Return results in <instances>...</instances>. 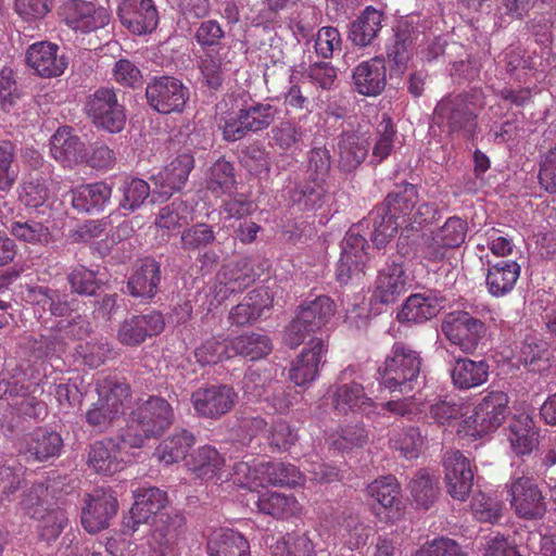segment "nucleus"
I'll use <instances>...</instances> for the list:
<instances>
[{"instance_id":"obj_60","label":"nucleus","mask_w":556,"mask_h":556,"mask_svg":"<svg viewBox=\"0 0 556 556\" xmlns=\"http://www.w3.org/2000/svg\"><path fill=\"white\" fill-rule=\"evenodd\" d=\"M67 282L72 292L79 295L91 296L100 288L97 271L84 265H77L72 268L67 275Z\"/></svg>"},{"instance_id":"obj_19","label":"nucleus","mask_w":556,"mask_h":556,"mask_svg":"<svg viewBox=\"0 0 556 556\" xmlns=\"http://www.w3.org/2000/svg\"><path fill=\"white\" fill-rule=\"evenodd\" d=\"M134 498L129 514L124 518V527L131 532L137 531L140 525L155 518L167 504L166 492L155 486L136 490Z\"/></svg>"},{"instance_id":"obj_50","label":"nucleus","mask_w":556,"mask_h":556,"mask_svg":"<svg viewBox=\"0 0 556 556\" xmlns=\"http://www.w3.org/2000/svg\"><path fill=\"white\" fill-rule=\"evenodd\" d=\"M309 89L306 81H302L301 84L291 81V86L283 97V104L287 112L305 111L311 113L315 106L319 108L323 104L320 96L309 97Z\"/></svg>"},{"instance_id":"obj_33","label":"nucleus","mask_w":556,"mask_h":556,"mask_svg":"<svg viewBox=\"0 0 556 556\" xmlns=\"http://www.w3.org/2000/svg\"><path fill=\"white\" fill-rule=\"evenodd\" d=\"M50 151L52 156L65 166L77 164L86 156L84 142L73 134L70 127L59 128L51 137Z\"/></svg>"},{"instance_id":"obj_37","label":"nucleus","mask_w":556,"mask_h":556,"mask_svg":"<svg viewBox=\"0 0 556 556\" xmlns=\"http://www.w3.org/2000/svg\"><path fill=\"white\" fill-rule=\"evenodd\" d=\"M161 281V267L154 260H144L127 282L129 293L135 298L152 299Z\"/></svg>"},{"instance_id":"obj_4","label":"nucleus","mask_w":556,"mask_h":556,"mask_svg":"<svg viewBox=\"0 0 556 556\" xmlns=\"http://www.w3.org/2000/svg\"><path fill=\"white\" fill-rule=\"evenodd\" d=\"M421 368L420 354L403 342H395L383 366L379 368L381 383L390 391L413 390Z\"/></svg>"},{"instance_id":"obj_61","label":"nucleus","mask_w":556,"mask_h":556,"mask_svg":"<svg viewBox=\"0 0 556 556\" xmlns=\"http://www.w3.org/2000/svg\"><path fill=\"white\" fill-rule=\"evenodd\" d=\"M422 442L420 431L414 427L395 432L390 439L391 447L407 459L418 456Z\"/></svg>"},{"instance_id":"obj_55","label":"nucleus","mask_w":556,"mask_h":556,"mask_svg":"<svg viewBox=\"0 0 556 556\" xmlns=\"http://www.w3.org/2000/svg\"><path fill=\"white\" fill-rule=\"evenodd\" d=\"M372 243L378 248H384L390 239L396 233L397 229L405 227L403 222L396 220L388 214L384 208H378L372 217Z\"/></svg>"},{"instance_id":"obj_22","label":"nucleus","mask_w":556,"mask_h":556,"mask_svg":"<svg viewBox=\"0 0 556 556\" xmlns=\"http://www.w3.org/2000/svg\"><path fill=\"white\" fill-rule=\"evenodd\" d=\"M164 317L156 311L142 315H134L126 318L121 324L117 331V339L124 345H140L147 338L160 334L164 330Z\"/></svg>"},{"instance_id":"obj_6","label":"nucleus","mask_w":556,"mask_h":556,"mask_svg":"<svg viewBox=\"0 0 556 556\" xmlns=\"http://www.w3.org/2000/svg\"><path fill=\"white\" fill-rule=\"evenodd\" d=\"M445 339L464 354L472 355L486 336V325L465 311L448 313L441 323Z\"/></svg>"},{"instance_id":"obj_14","label":"nucleus","mask_w":556,"mask_h":556,"mask_svg":"<svg viewBox=\"0 0 556 556\" xmlns=\"http://www.w3.org/2000/svg\"><path fill=\"white\" fill-rule=\"evenodd\" d=\"M237 399L233 387L208 384L192 392L191 404L198 416L216 420L232 410Z\"/></svg>"},{"instance_id":"obj_32","label":"nucleus","mask_w":556,"mask_h":556,"mask_svg":"<svg viewBox=\"0 0 556 556\" xmlns=\"http://www.w3.org/2000/svg\"><path fill=\"white\" fill-rule=\"evenodd\" d=\"M443 302L444 299L433 292L410 294L404 302L399 318L413 323L427 321L440 313Z\"/></svg>"},{"instance_id":"obj_2","label":"nucleus","mask_w":556,"mask_h":556,"mask_svg":"<svg viewBox=\"0 0 556 556\" xmlns=\"http://www.w3.org/2000/svg\"><path fill=\"white\" fill-rule=\"evenodd\" d=\"M174 420V408L166 399L159 395L139 399L122 430V443L125 447H141L147 439L161 437Z\"/></svg>"},{"instance_id":"obj_21","label":"nucleus","mask_w":556,"mask_h":556,"mask_svg":"<svg viewBox=\"0 0 556 556\" xmlns=\"http://www.w3.org/2000/svg\"><path fill=\"white\" fill-rule=\"evenodd\" d=\"M393 31L392 38L386 45V54L391 64V70L403 74L413 55L419 31L416 26L407 21H400Z\"/></svg>"},{"instance_id":"obj_57","label":"nucleus","mask_w":556,"mask_h":556,"mask_svg":"<svg viewBox=\"0 0 556 556\" xmlns=\"http://www.w3.org/2000/svg\"><path fill=\"white\" fill-rule=\"evenodd\" d=\"M37 520H39L38 536L47 543L55 541L67 523L66 514L61 508L46 509Z\"/></svg>"},{"instance_id":"obj_42","label":"nucleus","mask_w":556,"mask_h":556,"mask_svg":"<svg viewBox=\"0 0 556 556\" xmlns=\"http://www.w3.org/2000/svg\"><path fill=\"white\" fill-rule=\"evenodd\" d=\"M186 465L198 478L210 480L223 469L225 458L215 447L204 445L189 455Z\"/></svg>"},{"instance_id":"obj_8","label":"nucleus","mask_w":556,"mask_h":556,"mask_svg":"<svg viewBox=\"0 0 556 556\" xmlns=\"http://www.w3.org/2000/svg\"><path fill=\"white\" fill-rule=\"evenodd\" d=\"M58 14L71 30L84 35L104 28L112 18L106 8L87 0H64Z\"/></svg>"},{"instance_id":"obj_53","label":"nucleus","mask_w":556,"mask_h":556,"mask_svg":"<svg viewBox=\"0 0 556 556\" xmlns=\"http://www.w3.org/2000/svg\"><path fill=\"white\" fill-rule=\"evenodd\" d=\"M190 219L191 212L187 202L175 200L160 210L154 224L157 228L174 230L187 225Z\"/></svg>"},{"instance_id":"obj_48","label":"nucleus","mask_w":556,"mask_h":556,"mask_svg":"<svg viewBox=\"0 0 556 556\" xmlns=\"http://www.w3.org/2000/svg\"><path fill=\"white\" fill-rule=\"evenodd\" d=\"M216 241V232L207 223L186 227L180 233V249L188 253H200Z\"/></svg>"},{"instance_id":"obj_63","label":"nucleus","mask_w":556,"mask_h":556,"mask_svg":"<svg viewBox=\"0 0 556 556\" xmlns=\"http://www.w3.org/2000/svg\"><path fill=\"white\" fill-rule=\"evenodd\" d=\"M123 198L119 202L122 208L135 211L140 207L150 195V186L139 178L126 179L121 187Z\"/></svg>"},{"instance_id":"obj_44","label":"nucleus","mask_w":556,"mask_h":556,"mask_svg":"<svg viewBox=\"0 0 556 556\" xmlns=\"http://www.w3.org/2000/svg\"><path fill=\"white\" fill-rule=\"evenodd\" d=\"M194 442L195 438L190 431L186 429L177 430L160 443L155 450V456L161 463L172 465L185 459Z\"/></svg>"},{"instance_id":"obj_5","label":"nucleus","mask_w":556,"mask_h":556,"mask_svg":"<svg viewBox=\"0 0 556 556\" xmlns=\"http://www.w3.org/2000/svg\"><path fill=\"white\" fill-rule=\"evenodd\" d=\"M276 116V109L269 103L255 102L243 105L237 113L217 117V126L226 141H238L249 132L268 128Z\"/></svg>"},{"instance_id":"obj_23","label":"nucleus","mask_w":556,"mask_h":556,"mask_svg":"<svg viewBox=\"0 0 556 556\" xmlns=\"http://www.w3.org/2000/svg\"><path fill=\"white\" fill-rule=\"evenodd\" d=\"M122 443V432L117 441L106 439L91 445L88 456L89 466L98 473L112 476L122 470L127 463L125 459L126 450Z\"/></svg>"},{"instance_id":"obj_7","label":"nucleus","mask_w":556,"mask_h":556,"mask_svg":"<svg viewBox=\"0 0 556 556\" xmlns=\"http://www.w3.org/2000/svg\"><path fill=\"white\" fill-rule=\"evenodd\" d=\"M508 415V396L502 391L489 392L476 405L472 415L463 420L462 429L466 435L481 438L495 431Z\"/></svg>"},{"instance_id":"obj_13","label":"nucleus","mask_w":556,"mask_h":556,"mask_svg":"<svg viewBox=\"0 0 556 556\" xmlns=\"http://www.w3.org/2000/svg\"><path fill=\"white\" fill-rule=\"evenodd\" d=\"M150 108L161 114L180 113L189 99V89L174 77L153 78L146 88Z\"/></svg>"},{"instance_id":"obj_52","label":"nucleus","mask_w":556,"mask_h":556,"mask_svg":"<svg viewBox=\"0 0 556 556\" xmlns=\"http://www.w3.org/2000/svg\"><path fill=\"white\" fill-rule=\"evenodd\" d=\"M1 224L10 231V233L20 241L31 244L47 243L50 238L48 227L36 220H12L10 225L4 222Z\"/></svg>"},{"instance_id":"obj_58","label":"nucleus","mask_w":556,"mask_h":556,"mask_svg":"<svg viewBox=\"0 0 556 556\" xmlns=\"http://www.w3.org/2000/svg\"><path fill=\"white\" fill-rule=\"evenodd\" d=\"M16 151L11 141L0 144V191L9 192L18 177V167L15 164Z\"/></svg>"},{"instance_id":"obj_31","label":"nucleus","mask_w":556,"mask_h":556,"mask_svg":"<svg viewBox=\"0 0 556 556\" xmlns=\"http://www.w3.org/2000/svg\"><path fill=\"white\" fill-rule=\"evenodd\" d=\"M193 167L192 154L186 152L177 155L156 177L155 184L160 185L159 193L170 197L174 192L180 191Z\"/></svg>"},{"instance_id":"obj_25","label":"nucleus","mask_w":556,"mask_h":556,"mask_svg":"<svg viewBox=\"0 0 556 556\" xmlns=\"http://www.w3.org/2000/svg\"><path fill=\"white\" fill-rule=\"evenodd\" d=\"M327 351L328 348L323 339L313 338L308 342V346L303 349L301 354L292 362L289 370L290 380L299 387L314 381L318 376L321 358Z\"/></svg>"},{"instance_id":"obj_17","label":"nucleus","mask_w":556,"mask_h":556,"mask_svg":"<svg viewBox=\"0 0 556 556\" xmlns=\"http://www.w3.org/2000/svg\"><path fill=\"white\" fill-rule=\"evenodd\" d=\"M447 493L457 501H466L473 486V469L460 451L446 452L443 457Z\"/></svg>"},{"instance_id":"obj_27","label":"nucleus","mask_w":556,"mask_h":556,"mask_svg":"<svg viewBox=\"0 0 556 556\" xmlns=\"http://www.w3.org/2000/svg\"><path fill=\"white\" fill-rule=\"evenodd\" d=\"M408 275L402 263L392 262L379 270L374 296L383 304L393 303L407 290Z\"/></svg>"},{"instance_id":"obj_47","label":"nucleus","mask_w":556,"mask_h":556,"mask_svg":"<svg viewBox=\"0 0 556 556\" xmlns=\"http://www.w3.org/2000/svg\"><path fill=\"white\" fill-rule=\"evenodd\" d=\"M298 311L307 319L306 324L309 329L318 331L325 327L334 315L336 304L329 296L320 295L313 301L301 304Z\"/></svg>"},{"instance_id":"obj_15","label":"nucleus","mask_w":556,"mask_h":556,"mask_svg":"<svg viewBox=\"0 0 556 556\" xmlns=\"http://www.w3.org/2000/svg\"><path fill=\"white\" fill-rule=\"evenodd\" d=\"M118 502L111 489L98 488L88 494L81 513V525L89 533H97L110 526L116 515Z\"/></svg>"},{"instance_id":"obj_26","label":"nucleus","mask_w":556,"mask_h":556,"mask_svg":"<svg viewBox=\"0 0 556 556\" xmlns=\"http://www.w3.org/2000/svg\"><path fill=\"white\" fill-rule=\"evenodd\" d=\"M485 287L493 298H503L516 287L521 274L520 265L514 260L488 261Z\"/></svg>"},{"instance_id":"obj_49","label":"nucleus","mask_w":556,"mask_h":556,"mask_svg":"<svg viewBox=\"0 0 556 556\" xmlns=\"http://www.w3.org/2000/svg\"><path fill=\"white\" fill-rule=\"evenodd\" d=\"M271 556H316V551L308 533H288L271 546Z\"/></svg>"},{"instance_id":"obj_10","label":"nucleus","mask_w":556,"mask_h":556,"mask_svg":"<svg viewBox=\"0 0 556 556\" xmlns=\"http://www.w3.org/2000/svg\"><path fill=\"white\" fill-rule=\"evenodd\" d=\"M509 503L515 514L526 520H538L547 510L545 497L533 477L511 478L507 484Z\"/></svg>"},{"instance_id":"obj_64","label":"nucleus","mask_w":556,"mask_h":556,"mask_svg":"<svg viewBox=\"0 0 556 556\" xmlns=\"http://www.w3.org/2000/svg\"><path fill=\"white\" fill-rule=\"evenodd\" d=\"M413 556H467L460 545L448 538L440 536L422 544Z\"/></svg>"},{"instance_id":"obj_9","label":"nucleus","mask_w":556,"mask_h":556,"mask_svg":"<svg viewBox=\"0 0 556 556\" xmlns=\"http://www.w3.org/2000/svg\"><path fill=\"white\" fill-rule=\"evenodd\" d=\"M85 111L96 127L119 132L126 124L125 106L118 102L114 88L100 87L87 98Z\"/></svg>"},{"instance_id":"obj_18","label":"nucleus","mask_w":556,"mask_h":556,"mask_svg":"<svg viewBox=\"0 0 556 556\" xmlns=\"http://www.w3.org/2000/svg\"><path fill=\"white\" fill-rule=\"evenodd\" d=\"M59 50L56 43L48 40L34 42L26 49V65L41 78L59 77L68 66L67 58L59 54Z\"/></svg>"},{"instance_id":"obj_39","label":"nucleus","mask_w":556,"mask_h":556,"mask_svg":"<svg viewBox=\"0 0 556 556\" xmlns=\"http://www.w3.org/2000/svg\"><path fill=\"white\" fill-rule=\"evenodd\" d=\"M205 188L214 197L232 195L237 189L235 166L219 157L205 173Z\"/></svg>"},{"instance_id":"obj_59","label":"nucleus","mask_w":556,"mask_h":556,"mask_svg":"<svg viewBox=\"0 0 556 556\" xmlns=\"http://www.w3.org/2000/svg\"><path fill=\"white\" fill-rule=\"evenodd\" d=\"M263 462L255 458L237 462L232 467V480L241 488L253 489L263 485Z\"/></svg>"},{"instance_id":"obj_51","label":"nucleus","mask_w":556,"mask_h":556,"mask_svg":"<svg viewBox=\"0 0 556 556\" xmlns=\"http://www.w3.org/2000/svg\"><path fill=\"white\" fill-rule=\"evenodd\" d=\"M375 143L372 148V162L380 164L390 156L394 148L396 129L392 118L388 114L382 115V119L376 128Z\"/></svg>"},{"instance_id":"obj_43","label":"nucleus","mask_w":556,"mask_h":556,"mask_svg":"<svg viewBox=\"0 0 556 556\" xmlns=\"http://www.w3.org/2000/svg\"><path fill=\"white\" fill-rule=\"evenodd\" d=\"M273 350L270 339L262 333L248 332L230 340L231 358L240 355L250 361L267 356Z\"/></svg>"},{"instance_id":"obj_1","label":"nucleus","mask_w":556,"mask_h":556,"mask_svg":"<svg viewBox=\"0 0 556 556\" xmlns=\"http://www.w3.org/2000/svg\"><path fill=\"white\" fill-rule=\"evenodd\" d=\"M483 108L484 98L480 90L450 93L437 103L432 122L450 137L472 140L477 136L478 117Z\"/></svg>"},{"instance_id":"obj_16","label":"nucleus","mask_w":556,"mask_h":556,"mask_svg":"<svg viewBox=\"0 0 556 556\" xmlns=\"http://www.w3.org/2000/svg\"><path fill=\"white\" fill-rule=\"evenodd\" d=\"M330 399L332 408L342 415L350 413L367 417L380 415L378 404L366 394L364 386L356 381L334 386Z\"/></svg>"},{"instance_id":"obj_29","label":"nucleus","mask_w":556,"mask_h":556,"mask_svg":"<svg viewBox=\"0 0 556 556\" xmlns=\"http://www.w3.org/2000/svg\"><path fill=\"white\" fill-rule=\"evenodd\" d=\"M384 13L372 5H368L350 24L348 38L358 48H366L374 43L382 29Z\"/></svg>"},{"instance_id":"obj_34","label":"nucleus","mask_w":556,"mask_h":556,"mask_svg":"<svg viewBox=\"0 0 556 556\" xmlns=\"http://www.w3.org/2000/svg\"><path fill=\"white\" fill-rule=\"evenodd\" d=\"M206 551L208 556H251L249 541L240 532L227 528L213 531Z\"/></svg>"},{"instance_id":"obj_20","label":"nucleus","mask_w":556,"mask_h":556,"mask_svg":"<svg viewBox=\"0 0 556 556\" xmlns=\"http://www.w3.org/2000/svg\"><path fill=\"white\" fill-rule=\"evenodd\" d=\"M121 23L134 35L151 34L159 25L153 0H124L118 9Z\"/></svg>"},{"instance_id":"obj_54","label":"nucleus","mask_w":556,"mask_h":556,"mask_svg":"<svg viewBox=\"0 0 556 556\" xmlns=\"http://www.w3.org/2000/svg\"><path fill=\"white\" fill-rule=\"evenodd\" d=\"M194 357L201 366L230 359V340L210 338L194 350Z\"/></svg>"},{"instance_id":"obj_28","label":"nucleus","mask_w":556,"mask_h":556,"mask_svg":"<svg viewBox=\"0 0 556 556\" xmlns=\"http://www.w3.org/2000/svg\"><path fill=\"white\" fill-rule=\"evenodd\" d=\"M257 511L277 520L300 518L303 505L294 494L267 491L257 495L255 501Z\"/></svg>"},{"instance_id":"obj_40","label":"nucleus","mask_w":556,"mask_h":556,"mask_svg":"<svg viewBox=\"0 0 556 556\" xmlns=\"http://www.w3.org/2000/svg\"><path fill=\"white\" fill-rule=\"evenodd\" d=\"M418 201L417 187L409 182H402L396 186V189L390 192L384 200V211L392 215L396 220L403 222V225L408 220Z\"/></svg>"},{"instance_id":"obj_62","label":"nucleus","mask_w":556,"mask_h":556,"mask_svg":"<svg viewBox=\"0 0 556 556\" xmlns=\"http://www.w3.org/2000/svg\"><path fill=\"white\" fill-rule=\"evenodd\" d=\"M469 410V406L462 399H444L430 407L431 417L440 425H451L465 416Z\"/></svg>"},{"instance_id":"obj_41","label":"nucleus","mask_w":556,"mask_h":556,"mask_svg":"<svg viewBox=\"0 0 556 556\" xmlns=\"http://www.w3.org/2000/svg\"><path fill=\"white\" fill-rule=\"evenodd\" d=\"M97 393L99 400L119 417L130 399V387L124 378L108 376L97 382Z\"/></svg>"},{"instance_id":"obj_3","label":"nucleus","mask_w":556,"mask_h":556,"mask_svg":"<svg viewBox=\"0 0 556 556\" xmlns=\"http://www.w3.org/2000/svg\"><path fill=\"white\" fill-rule=\"evenodd\" d=\"M193 39L203 55L198 60V67L210 89L218 90L224 81V56L220 50L226 40V29L215 18L202 20L197 24Z\"/></svg>"},{"instance_id":"obj_56","label":"nucleus","mask_w":556,"mask_h":556,"mask_svg":"<svg viewBox=\"0 0 556 556\" xmlns=\"http://www.w3.org/2000/svg\"><path fill=\"white\" fill-rule=\"evenodd\" d=\"M54 0H14L13 11L28 25H35L45 20L53 10Z\"/></svg>"},{"instance_id":"obj_35","label":"nucleus","mask_w":556,"mask_h":556,"mask_svg":"<svg viewBox=\"0 0 556 556\" xmlns=\"http://www.w3.org/2000/svg\"><path fill=\"white\" fill-rule=\"evenodd\" d=\"M369 142L355 132H343L338 139V165L343 172L355 170L368 156Z\"/></svg>"},{"instance_id":"obj_24","label":"nucleus","mask_w":556,"mask_h":556,"mask_svg":"<svg viewBox=\"0 0 556 556\" xmlns=\"http://www.w3.org/2000/svg\"><path fill=\"white\" fill-rule=\"evenodd\" d=\"M352 81L357 93L365 97H377L387 86V66L383 55H376L361 62L352 73Z\"/></svg>"},{"instance_id":"obj_45","label":"nucleus","mask_w":556,"mask_h":556,"mask_svg":"<svg viewBox=\"0 0 556 556\" xmlns=\"http://www.w3.org/2000/svg\"><path fill=\"white\" fill-rule=\"evenodd\" d=\"M323 181H307L296 185L289 194L293 205L303 212H314L319 210L325 201L326 189Z\"/></svg>"},{"instance_id":"obj_11","label":"nucleus","mask_w":556,"mask_h":556,"mask_svg":"<svg viewBox=\"0 0 556 556\" xmlns=\"http://www.w3.org/2000/svg\"><path fill=\"white\" fill-rule=\"evenodd\" d=\"M365 492L378 505L372 509L380 521L394 522L402 518L405 509L402 488L393 475L375 479L366 486Z\"/></svg>"},{"instance_id":"obj_38","label":"nucleus","mask_w":556,"mask_h":556,"mask_svg":"<svg viewBox=\"0 0 556 556\" xmlns=\"http://www.w3.org/2000/svg\"><path fill=\"white\" fill-rule=\"evenodd\" d=\"M112 188L103 181L80 186L72 191V205L83 213L98 212L110 202Z\"/></svg>"},{"instance_id":"obj_30","label":"nucleus","mask_w":556,"mask_h":556,"mask_svg":"<svg viewBox=\"0 0 556 556\" xmlns=\"http://www.w3.org/2000/svg\"><path fill=\"white\" fill-rule=\"evenodd\" d=\"M489 376L490 365L485 359L475 361L468 357H458L451 370L453 386L463 391L486 383Z\"/></svg>"},{"instance_id":"obj_36","label":"nucleus","mask_w":556,"mask_h":556,"mask_svg":"<svg viewBox=\"0 0 556 556\" xmlns=\"http://www.w3.org/2000/svg\"><path fill=\"white\" fill-rule=\"evenodd\" d=\"M24 450L38 462L56 457L63 447V440L58 432L37 428L23 438Z\"/></svg>"},{"instance_id":"obj_12","label":"nucleus","mask_w":556,"mask_h":556,"mask_svg":"<svg viewBox=\"0 0 556 556\" xmlns=\"http://www.w3.org/2000/svg\"><path fill=\"white\" fill-rule=\"evenodd\" d=\"M256 280V273L250 257H240L224 264L216 275L213 287L214 300L222 304L231 295L243 292Z\"/></svg>"},{"instance_id":"obj_46","label":"nucleus","mask_w":556,"mask_h":556,"mask_svg":"<svg viewBox=\"0 0 556 556\" xmlns=\"http://www.w3.org/2000/svg\"><path fill=\"white\" fill-rule=\"evenodd\" d=\"M274 486L295 488L304 483V476L292 464L268 462L263 465V483Z\"/></svg>"}]
</instances>
